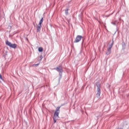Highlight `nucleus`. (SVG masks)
I'll return each mask as SVG.
<instances>
[{
    "label": "nucleus",
    "mask_w": 129,
    "mask_h": 129,
    "mask_svg": "<svg viewBox=\"0 0 129 129\" xmlns=\"http://www.w3.org/2000/svg\"><path fill=\"white\" fill-rule=\"evenodd\" d=\"M60 106L56 107L55 111L54 112L53 117V122L54 123H56V122L57 121V120H58L59 118V113H60Z\"/></svg>",
    "instance_id": "obj_1"
},
{
    "label": "nucleus",
    "mask_w": 129,
    "mask_h": 129,
    "mask_svg": "<svg viewBox=\"0 0 129 129\" xmlns=\"http://www.w3.org/2000/svg\"><path fill=\"white\" fill-rule=\"evenodd\" d=\"M96 86L97 87V93L96 94V98H97L98 100L99 99V98L100 97V94L101 93V91L100 90V84L99 83H97L96 84Z\"/></svg>",
    "instance_id": "obj_2"
},
{
    "label": "nucleus",
    "mask_w": 129,
    "mask_h": 129,
    "mask_svg": "<svg viewBox=\"0 0 129 129\" xmlns=\"http://www.w3.org/2000/svg\"><path fill=\"white\" fill-rule=\"evenodd\" d=\"M112 46H113V40L112 41L111 44L108 46L107 50V52H106V55H109L111 53V48H112Z\"/></svg>",
    "instance_id": "obj_3"
},
{
    "label": "nucleus",
    "mask_w": 129,
    "mask_h": 129,
    "mask_svg": "<svg viewBox=\"0 0 129 129\" xmlns=\"http://www.w3.org/2000/svg\"><path fill=\"white\" fill-rule=\"evenodd\" d=\"M6 45H7V46H9L11 48H13V49H16V48H17V44L16 43L12 44L8 40L6 41Z\"/></svg>",
    "instance_id": "obj_4"
},
{
    "label": "nucleus",
    "mask_w": 129,
    "mask_h": 129,
    "mask_svg": "<svg viewBox=\"0 0 129 129\" xmlns=\"http://www.w3.org/2000/svg\"><path fill=\"white\" fill-rule=\"evenodd\" d=\"M54 70H56L57 72L59 73L60 76H62V72H63V70L62 69V67L61 66H58L56 68L54 69Z\"/></svg>",
    "instance_id": "obj_5"
},
{
    "label": "nucleus",
    "mask_w": 129,
    "mask_h": 129,
    "mask_svg": "<svg viewBox=\"0 0 129 129\" xmlns=\"http://www.w3.org/2000/svg\"><path fill=\"white\" fill-rule=\"evenodd\" d=\"M81 39H82V36L81 35H78L75 39L74 43H78L81 41Z\"/></svg>",
    "instance_id": "obj_6"
},
{
    "label": "nucleus",
    "mask_w": 129,
    "mask_h": 129,
    "mask_svg": "<svg viewBox=\"0 0 129 129\" xmlns=\"http://www.w3.org/2000/svg\"><path fill=\"white\" fill-rule=\"evenodd\" d=\"M41 26L42 25L40 24L38 25L37 32H40L41 31Z\"/></svg>",
    "instance_id": "obj_7"
},
{
    "label": "nucleus",
    "mask_w": 129,
    "mask_h": 129,
    "mask_svg": "<svg viewBox=\"0 0 129 129\" xmlns=\"http://www.w3.org/2000/svg\"><path fill=\"white\" fill-rule=\"evenodd\" d=\"M42 59H43V55H40L38 57V61H42Z\"/></svg>",
    "instance_id": "obj_8"
},
{
    "label": "nucleus",
    "mask_w": 129,
    "mask_h": 129,
    "mask_svg": "<svg viewBox=\"0 0 129 129\" xmlns=\"http://www.w3.org/2000/svg\"><path fill=\"white\" fill-rule=\"evenodd\" d=\"M111 24H112V25H113L114 26H117V23L116 22V21H115V22H112L111 23Z\"/></svg>",
    "instance_id": "obj_9"
},
{
    "label": "nucleus",
    "mask_w": 129,
    "mask_h": 129,
    "mask_svg": "<svg viewBox=\"0 0 129 129\" xmlns=\"http://www.w3.org/2000/svg\"><path fill=\"white\" fill-rule=\"evenodd\" d=\"M43 18H42L39 21V25H42V23H43Z\"/></svg>",
    "instance_id": "obj_10"
},
{
    "label": "nucleus",
    "mask_w": 129,
    "mask_h": 129,
    "mask_svg": "<svg viewBox=\"0 0 129 129\" xmlns=\"http://www.w3.org/2000/svg\"><path fill=\"white\" fill-rule=\"evenodd\" d=\"M38 51L39 52H43V48L42 47H39Z\"/></svg>",
    "instance_id": "obj_11"
},
{
    "label": "nucleus",
    "mask_w": 129,
    "mask_h": 129,
    "mask_svg": "<svg viewBox=\"0 0 129 129\" xmlns=\"http://www.w3.org/2000/svg\"><path fill=\"white\" fill-rule=\"evenodd\" d=\"M69 10V9L68 8H67L65 10V13H66V15H68V11Z\"/></svg>",
    "instance_id": "obj_12"
},
{
    "label": "nucleus",
    "mask_w": 129,
    "mask_h": 129,
    "mask_svg": "<svg viewBox=\"0 0 129 129\" xmlns=\"http://www.w3.org/2000/svg\"><path fill=\"white\" fill-rule=\"evenodd\" d=\"M0 79H1V80H3V77H2V76H0Z\"/></svg>",
    "instance_id": "obj_13"
},
{
    "label": "nucleus",
    "mask_w": 129,
    "mask_h": 129,
    "mask_svg": "<svg viewBox=\"0 0 129 129\" xmlns=\"http://www.w3.org/2000/svg\"><path fill=\"white\" fill-rule=\"evenodd\" d=\"M34 65H35V66H39V63H37L36 64H34Z\"/></svg>",
    "instance_id": "obj_14"
},
{
    "label": "nucleus",
    "mask_w": 129,
    "mask_h": 129,
    "mask_svg": "<svg viewBox=\"0 0 129 129\" xmlns=\"http://www.w3.org/2000/svg\"><path fill=\"white\" fill-rule=\"evenodd\" d=\"M2 76V75H1V74H0V76Z\"/></svg>",
    "instance_id": "obj_15"
}]
</instances>
